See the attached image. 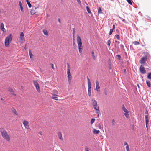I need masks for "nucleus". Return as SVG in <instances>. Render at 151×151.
<instances>
[{"mask_svg": "<svg viewBox=\"0 0 151 151\" xmlns=\"http://www.w3.org/2000/svg\"><path fill=\"white\" fill-rule=\"evenodd\" d=\"M77 42L78 45L79 52L80 54H81L82 53L83 50V46L81 40L78 35H77Z\"/></svg>", "mask_w": 151, "mask_h": 151, "instance_id": "f257e3e1", "label": "nucleus"}, {"mask_svg": "<svg viewBox=\"0 0 151 151\" xmlns=\"http://www.w3.org/2000/svg\"><path fill=\"white\" fill-rule=\"evenodd\" d=\"M12 39V36L11 34H10L6 38L4 45L6 47H8L10 46V43L11 42Z\"/></svg>", "mask_w": 151, "mask_h": 151, "instance_id": "f03ea898", "label": "nucleus"}, {"mask_svg": "<svg viewBox=\"0 0 151 151\" xmlns=\"http://www.w3.org/2000/svg\"><path fill=\"white\" fill-rule=\"evenodd\" d=\"M1 135L3 138L8 142H9L10 141V136L6 130H1Z\"/></svg>", "mask_w": 151, "mask_h": 151, "instance_id": "7ed1b4c3", "label": "nucleus"}, {"mask_svg": "<svg viewBox=\"0 0 151 151\" xmlns=\"http://www.w3.org/2000/svg\"><path fill=\"white\" fill-rule=\"evenodd\" d=\"M67 74L68 75L67 77L69 84H70V83L71 80L72 78L71 77V74L70 73V65L68 63H67Z\"/></svg>", "mask_w": 151, "mask_h": 151, "instance_id": "20e7f679", "label": "nucleus"}, {"mask_svg": "<svg viewBox=\"0 0 151 151\" xmlns=\"http://www.w3.org/2000/svg\"><path fill=\"white\" fill-rule=\"evenodd\" d=\"M87 79L88 86V94L89 96L90 97L91 94V83L90 82V80L88 76L87 77Z\"/></svg>", "mask_w": 151, "mask_h": 151, "instance_id": "39448f33", "label": "nucleus"}, {"mask_svg": "<svg viewBox=\"0 0 151 151\" xmlns=\"http://www.w3.org/2000/svg\"><path fill=\"white\" fill-rule=\"evenodd\" d=\"M33 82L36 90L38 92L40 93V90L38 83L36 80H34Z\"/></svg>", "mask_w": 151, "mask_h": 151, "instance_id": "423d86ee", "label": "nucleus"}, {"mask_svg": "<svg viewBox=\"0 0 151 151\" xmlns=\"http://www.w3.org/2000/svg\"><path fill=\"white\" fill-rule=\"evenodd\" d=\"M29 123V122L26 120H24L23 122V124L24 125L25 128L27 129H29L30 128Z\"/></svg>", "mask_w": 151, "mask_h": 151, "instance_id": "0eeeda50", "label": "nucleus"}, {"mask_svg": "<svg viewBox=\"0 0 151 151\" xmlns=\"http://www.w3.org/2000/svg\"><path fill=\"white\" fill-rule=\"evenodd\" d=\"M139 70L141 73L142 74H144L146 73V71L145 70V68L143 65H140Z\"/></svg>", "mask_w": 151, "mask_h": 151, "instance_id": "6e6552de", "label": "nucleus"}, {"mask_svg": "<svg viewBox=\"0 0 151 151\" xmlns=\"http://www.w3.org/2000/svg\"><path fill=\"white\" fill-rule=\"evenodd\" d=\"M147 60V57L146 56H145L144 57H142L140 61V63L141 64H145Z\"/></svg>", "mask_w": 151, "mask_h": 151, "instance_id": "1a4fd4ad", "label": "nucleus"}, {"mask_svg": "<svg viewBox=\"0 0 151 151\" xmlns=\"http://www.w3.org/2000/svg\"><path fill=\"white\" fill-rule=\"evenodd\" d=\"M8 90L12 95L15 96H16V94L14 93V90L12 88H8Z\"/></svg>", "mask_w": 151, "mask_h": 151, "instance_id": "9d476101", "label": "nucleus"}, {"mask_svg": "<svg viewBox=\"0 0 151 151\" xmlns=\"http://www.w3.org/2000/svg\"><path fill=\"white\" fill-rule=\"evenodd\" d=\"M57 134L59 139L62 141H63L64 139L62 137V135L61 132H58L57 133Z\"/></svg>", "mask_w": 151, "mask_h": 151, "instance_id": "9b49d317", "label": "nucleus"}, {"mask_svg": "<svg viewBox=\"0 0 151 151\" xmlns=\"http://www.w3.org/2000/svg\"><path fill=\"white\" fill-rule=\"evenodd\" d=\"M96 87L97 91H100V86H99V84L97 81H96Z\"/></svg>", "mask_w": 151, "mask_h": 151, "instance_id": "f8f14e48", "label": "nucleus"}, {"mask_svg": "<svg viewBox=\"0 0 151 151\" xmlns=\"http://www.w3.org/2000/svg\"><path fill=\"white\" fill-rule=\"evenodd\" d=\"M56 94H52V96L51 97V98L52 99L55 100H58V96Z\"/></svg>", "mask_w": 151, "mask_h": 151, "instance_id": "ddd939ff", "label": "nucleus"}, {"mask_svg": "<svg viewBox=\"0 0 151 151\" xmlns=\"http://www.w3.org/2000/svg\"><path fill=\"white\" fill-rule=\"evenodd\" d=\"M0 28L4 33L5 32V29L4 28V25L3 23H1V24Z\"/></svg>", "mask_w": 151, "mask_h": 151, "instance_id": "4468645a", "label": "nucleus"}, {"mask_svg": "<svg viewBox=\"0 0 151 151\" xmlns=\"http://www.w3.org/2000/svg\"><path fill=\"white\" fill-rule=\"evenodd\" d=\"M145 124L147 128V124L149 123V118L148 115H145Z\"/></svg>", "mask_w": 151, "mask_h": 151, "instance_id": "2eb2a0df", "label": "nucleus"}, {"mask_svg": "<svg viewBox=\"0 0 151 151\" xmlns=\"http://www.w3.org/2000/svg\"><path fill=\"white\" fill-rule=\"evenodd\" d=\"M93 107L96 110V113L97 114L100 113V111L99 109V107L97 106V105L95 106H93Z\"/></svg>", "mask_w": 151, "mask_h": 151, "instance_id": "dca6fc26", "label": "nucleus"}, {"mask_svg": "<svg viewBox=\"0 0 151 151\" xmlns=\"http://www.w3.org/2000/svg\"><path fill=\"white\" fill-rule=\"evenodd\" d=\"M92 104L93 106H95L97 105V102L96 101L93 99L91 100Z\"/></svg>", "mask_w": 151, "mask_h": 151, "instance_id": "f3484780", "label": "nucleus"}, {"mask_svg": "<svg viewBox=\"0 0 151 151\" xmlns=\"http://www.w3.org/2000/svg\"><path fill=\"white\" fill-rule=\"evenodd\" d=\"M24 33L23 32H21L20 33V40L22 41L24 40Z\"/></svg>", "mask_w": 151, "mask_h": 151, "instance_id": "a211bd4d", "label": "nucleus"}, {"mask_svg": "<svg viewBox=\"0 0 151 151\" xmlns=\"http://www.w3.org/2000/svg\"><path fill=\"white\" fill-rule=\"evenodd\" d=\"M93 132L94 134H97L99 133L100 131L99 130H97L95 129H93Z\"/></svg>", "mask_w": 151, "mask_h": 151, "instance_id": "6ab92c4d", "label": "nucleus"}, {"mask_svg": "<svg viewBox=\"0 0 151 151\" xmlns=\"http://www.w3.org/2000/svg\"><path fill=\"white\" fill-rule=\"evenodd\" d=\"M11 110L12 111V112L14 113L15 115H18V113L16 110L15 109V108H12V109H11Z\"/></svg>", "mask_w": 151, "mask_h": 151, "instance_id": "aec40b11", "label": "nucleus"}, {"mask_svg": "<svg viewBox=\"0 0 151 151\" xmlns=\"http://www.w3.org/2000/svg\"><path fill=\"white\" fill-rule=\"evenodd\" d=\"M122 110L125 113H127V112H129L125 108L124 105H123L122 106Z\"/></svg>", "mask_w": 151, "mask_h": 151, "instance_id": "412c9836", "label": "nucleus"}, {"mask_svg": "<svg viewBox=\"0 0 151 151\" xmlns=\"http://www.w3.org/2000/svg\"><path fill=\"white\" fill-rule=\"evenodd\" d=\"M98 14H102V10H101V8L99 7L98 9Z\"/></svg>", "mask_w": 151, "mask_h": 151, "instance_id": "4be33fe9", "label": "nucleus"}, {"mask_svg": "<svg viewBox=\"0 0 151 151\" xmlns=\"http://www.w3.org/2000/svg\"><path fill=\"white\" fill-rule=\"evenodd\" d=\"M43 32L44 34L46 36H48V32L46 30V29L43 30Z\"/></svg>", "mask_w": 151, "mask_h": 151, "instance_id": "5701e85b", "label": "nucleus"}, {"mask_svg": "<svg viewBox=\"0 0 151 151\" xmlns=\"http://www.w3.org/2000/svg\"><path fill=\"white\" fill-rule=\"evenodd\" d=\"M19 5L20 7L21 11L22 12L23 11V6H22V3L21 1L19 2Z\"/></svg>", "mask_w": 151, "mask_h": 151, "instance_id": "b1692460", "label": "nucleus"}, {"mask_svg": "<svg viewBox=\"0 0 151 151\" xmlns=\"http://www.w3.org/2000/svg\"><path fill=\"white\" fill-rule=\"evenodd\" d=\"M146 84L148 87H150L151 86L150 82L148 80L146 81Z\"/></svg>", "mask_w": 151, "mask_h": 151, "instance_id": "393cba45", "label": "nucleus"}, {"mask_svg": "<svg viewBox=\"0 0 151 151\" xmlns=\"http://www.w3.org/2000/svg\"><path fill=\"white\" fill-rule=\"evenodd\" d=\"M26 2L28 4L29 7H31L32 6L31 4L30 3L29 1L28 0H26Z\"/></svg>", "mask_w": 151, "mask_h": 151, "instance_id": "a878e982", "label": "nucleus"}, {"mask_svg": "<svg viewBox=\"0 0 151 151\" xmlns=\"http://www.w3.org/2000/svg\"><path fill=\"white\" fill-rule=\"evenodd\" d=\"M58 91L56 90H54L52 91V94H58Z\"/></svg>", "mask_w": 151, "mask_h": 151, "instance_id": "bb28decb", "label": "nucleus"}, {"mask_svg": "<svg viewBox=\"0 0 151 151\" xmlns=\"http://www.w3.org/2000/svg\"><path fill=\"white\" fill-rule=\"evenodd\" d=\"M30 13L32 15H33L36 13L35 11V10H32L30 11Z\"/></svg>", "mask_w": 151, "mask_h": 151, "instance_id": "cd10ccee", "label": "nucleus"}, {"mask_svg": "<svg viewBox=\"0 0 151 151\" xmlns=\"http://www.w3.org/2000/svg\"><path fill=\"white\" fill-rule=\"evenodd\" d=\"M29 54L30 57V58H33V54H32V53L30 50H29Z\"/></svg>", "mask_w": 151, "mask_h": 151, "instance_id": "c85d7f7f", "label": "nucleus"}, {"mask_svg": "<svg viewBox=\"0 0 151 151\" xmlns=\"http://www.w3.org/2000/svg\"><path fill=\"white\" fill-rule=\"evenodd\" d=\"M86 9H87V10L88 12L89 13H91V11H90L89 8L88 6H87L86 7Z\"/></svg>", "mask_w": 151, "mask_h": 151, "instance_id": "c756f323", "label": "nucleus"}, {"mask_svg": "<svg viewBox=\"0 0 151 151\" xmlns=\"http://www.w3.org/2000/svg\"><path fill=\"white\" fill-rule=\"evenodd\" d=\"M92 56L94 60L96 59V57L95 56L94 53L93 51L92 52Z\"/></svg>", "mask_w": 151, "mask_h": 151, "instance_id": "7c9ffc66", "label": "nucleus"}, {"mask_svg": "<svg viewBox=\"0 0 151 151\" xmlns=\"http://www.w3.org/2000/svg\"><path fill=\"white\" fill-rule=\"evenodd\" d=\"M128 113L129 112H127V113H125L124 114L125 116L127 118H128L129 117V115Z\"/></svg>", "mask_w": 151, "mask_h": 151, "instance_id": "2f4dec72", "label": "nucleus"}, {"mask_svg": "<svg viewBox=\"0 0 151 151\" xmlns=\"http://www.w3.org/2000/svg\"><path fill=\"white\" fill-rule=\"evenodd\" d=\"M147 77L148 79L151 80V73H148V75Z\"/></svg>", "mask_w": 151, "mask_h": 151, "instance_id": "473e14b6", "label": "nucleus"}, {"mask_svg": "<svg viewBox=\"0 0 151 151\" xmlns=\"http://www.w3.org/2000/svg\"><path fill=\"white\" fill-rule=\"evenodd\" d=\"M119 43L120 42L119 41H115V45H116V46H118Z\"/></svg>", "mask_w": 151, "mask_h": 151, "instance_id": "72a5a7b5", "label": "nucleus"}, {"mask_svg": "<svg viewBox=\"0 0 151 151\" xmlns=\"http://www.w3.org/2000/svg\"><path fill=\"white\" fill-rule=\"evenodd\" d=\"M95 119L93 118V119H92L91 120V124H92L95 121Z\"/></svg>", "mask_w": 151, "mask_h": 151, "instance_id": "f704fd0d", "label": "nucleus"}, {"mask_svg": "<svg viewBox=\"0 0 151 151\" xmlns=\"http://www.w3.org/2000/svg\"><path fill=\"white\" fill-rule=\"evenodd\" d=\"M134 44L135 45H137L139 44V43L137 41H135L133 42Z\"/></svg>", "mask_w": 151, "mask_h": 151, "instance_id": "c9c22d12", "label": "nucleus"}, {"mask_svg": "<svg viewBox=\"0 0 151 151\" xmlns=\"http://www.w3.org/2000/svg\"><path fill=\"white\" fill-rule=\"evenodd\" d=\"M126 0L129 4H130V5L132 4V2L131 0Z\"/></svg>", "mask_w": 151, "mask_h": 151, "instance_id": "e433bc0d", "label": "nucleus"}, {"mask_svg": "<svg viewBox=\"0 0 151 151\" xmlns=\"http://www.w3.org/2000/svg\"><path fill=\"white\" fill-rule=\"evenodd\" d=\"M113 29H110V32H109V35H111V34H112V32H113Z\"/></svg>", "mask_w": 151, "mask_h": 151, "instance_id": "4c0bfd02", "label": "nucleus"}, {"mask_svg": "<svg viewBox=\"0 0 151 151\" xmlns=\"http://www.w3.org/2000/svg\"><path fill=\"white\" fill-rule=\"evenodd\" d=\"M110 44H111V41H110V40H108V42H107V45H108V46H110Z\"/></svg>", "mask_w": 151, "mask_h": 151, "instance_id": "58836bf2", "label": "nucleus"}, {"mask_svg": "<svg viewBox=\"0 0 151 151\" xmlns=\"http://www.w3.org/2000/svg\"><path fill=\"white\" fill-rule=\"evenodd\" d=\"M127 151H130L129 146H126V147Z\"/></svg>", "mask_w": 151, "mask_h": 151, "instance_id": "ea45409f", "label": "nucleus"}, {"mask_svg": "<svg viewBox=\"0 0 151 151\" xmlns=\"http://www.w3.org/2000/svg\"><path fill=\"white\" fill-rule=\"evenodd\" d=\"M116 37L118 40H120V36L119 35H116Z\"/></svg>", "mask_w": 151, "mask_h": 151, "instance_id": "a19ab883", "label": "nucleus"}, {"mask_svg": "<svg viewBox=\"0 0 151 151\" xmlns=\"http://www.w3.org/2000/svg\"><path fill=\"white\" fill-rule=\"evenodd\" d=\"M98 125V126L99 129H101V127L100 124H99Z\"/></svg>", "mask_w": 151, "mask_h": 151, "instance_id": "79ce46f5", "label": "nucleus"}, {"mask_svg": "<svg viewBox=\"0 0 151 151\" xmlns=\"http://www.w3.org/2000/svg\"><path fill=\"white\" fill-rule=\"evenodd\" d=\"M51 67L53 69H54V65L52 63H51Z\"/></svg>", "mask_w": 151, "mask_h": 151, "instance_id": "37998d69", "label": "nucleus"}, {"mask_svg": "<svg viewBox=\"0 0 151 151\" xmlns=\"http://www.w3.org/2000/svg\"><path fill=\"white\" fill-rule=\"evenodd\" d=\"M104 93L105 95H107V91L106 90H104Z\"/></svg>", "mask_w": 151, "mask_h": 151, "instance_id": "c03bdc74", "label": "nucleus"}, {"mask_svg": "<svg viewBox=\"0 0 151 151\" xmlns=\"http://www.w3.org/2000/svg\"><path fill=\"white\" fill-rule=\"evenodd\" d=\"M75 34V30H73V39H74V36Z\"/></svg>", "mask_w": 151, "mask_h": 151, "instance_id": "a18cd8bd", "label": "nucleus"}, {"mask_svg": "<svg viewBox=\"0 0 151 151\" xmlns=\"http://www.w3.org/2000/svg\"><path fill=\"white\" fill-rule=\"evenodd\" d=\"M85 151H89V150H88V148L87 147H85Z\"/></svg>", "mask_w": 151, "mask_h": 151, "instance_id": "49530a36", "label": "nucleus"}, {"mask_svg": "<svg viewBox=\"0 0 151 151\" xmlns=\"http://www.w3.org/2000/svg\"><path fill=\"white\" fill-rule=\"evenodd\" d=\"M124 145H126V146H129L128 144L127 143V142H124Z\"/></svg>", "mask_w": 151, "mask_h": 151, "instance_id": "de8ad7c7", "label": "nucleus"}, {"mask_svg": "<svg viewBox=\"0 0 151 151\" xmlns=\"http://www.w3.org/2000/svg\"><path fill=\"white\" fill-rule=\"evenodd\" d=\"M112 122L113 124H114L115 123V120L114 119H113L112 121Z\"/></svg>", "mask_w": 151, "mask_h": 151, "instance_id": "09e8293b", "label": "nucleus"}, {"mask_svg": "<svg viewBox=\"0 0 151 151\" xmlns=\"http://www.w3.org/2000/svg\"><path fill=\"white\" fill-rule=\"evenodd\" d=\"M118 59L119 60H121V58L120 55H118Z\"/></svg>", "mask_w": 151, "mask_h": 151, "instance_id": "8fccbe9b", "label": "nucleus"}, {"mask_svg": "<svg viewBox=\"0 0 151 151\" xmlns=\"http://www.w3.org/2000/svg\"><path fill=\"white\" fill-rule=\"evenodd\" d=\"M39 134L40 135H42V132L40 131L39 132Z\"/></svg>", "mask_w": 151, "mask_h": 151, "instance_id": "3c124183", "label": "nucleus"}, {"mask_svg": "<svg viewBox=\"0 0 151 151\" xmlns=\"http://www.w3.org/2000/svg\"><path fill=\"white\" fill-rule=\"evenodd\" d=\"M119 18L120 19H121L122 21L123 22H124L125 21V20L123 19V18H121V17H119Z\"/></svg>", "mask_w": 151, "mask_h": 151, "instance_id": "603ef678", "label": "nucleus"}, {"mask_svg": "<svg viewBox=\"0 0 151 151\" xmlns=\"http://www.w3.org/2000/svg\"><path fill=\"white\" fill-rule=\"evenodd\" d=\"M115 25L114 24L113 25V29H115Z\"/></svg>", "mask_w": 151, "mask_h": 151, "instance_id": "864d4df0", "label": "nucleus"}, {"mask_svg": "<svg viewBox=\"0 0 151 151\" xmlns=\"http://www.w3.org/2000/svg\"><path fill=\"white\" fill-rule=\"evenodd\" d=\"M73 45H76V43H75V42H74V41H73Z\"/></svg>", "mask_w": 151, "mask_h": 151, "instance_id": "5fc2aeb1", "label": "nucleus"}, {"mask_svg": "<svg viewBox=\"0 0 151 151\" xmlns=\"http://www.w3.org/2000/svg\"><path fill=\"white\" fill-rule=\"evenodd\" d=\"M24 49L25 50H26L27 49V47H26V45H25V46L24 47Z\"/></svg>", "mask_w": 151, "mask_h": 151, "instance_id": "6e6d98bb", "label": "nucleus"}, {"mask_svg": "<svg viewBox=\"0 0 151 151\" xmlns=\"http://www.w3.org/2000/svg\"><path fill=\"white\" fill-rule=\"evenodd\" d=\"M77 1L78 2H80V0H77Z\"/></svg>", "mask_w": 151, "mask_h": 151, "instance_id": "4d7b16f0", "label": "nucleus"}, {"mask_svg": "<svg viewBox=\"0 0 151 151\" xmlns=\"http://www.w3.org/2000/svg\"><path fill=\"white\" fill-rule=\"evenodd\" d=\"M1 100H2V101H4V99H3V98H1Z\"/></svg>", "mask_w": 151, "mask_h": 151, "instance_id": "13d9d810", "label": "nucleus"}, {"mask_svg": "<svg viewBox=\"0 0 151 151\" xmlns=\"http://www.w3.org/2000/svg\"><path fill=\"white\" fill-rule=\"evenodd\" d=\"M58 20H59V22H60V19H59Z\"/></svg>", "mask_w": 151, "mask_h": 151, "instance_id": "bf43d9fd", "label": "nucleus"}, {"mask_svg": "<svg viewBox=\"0 0 151 151\" xmlns=\"http://www.w3.org/2000/svg\"><path fill=\"white\" fill-rule=\"evenodd\" d=\"M121 46H122V47H123V45H121Z\"/></svg>", "mask_w": 151, "mask_h": 151, "instance_id": "052dcab7", "label": "nucleus"}, {"mask_svg": "<svg viewBox=\"0 0 151 151\" xmlns=\"http://www.w3.org/2000/svg\"><path fill=\"white\" fill-rule=\"evenodd\" d=\"M60 151V150H59V151Z\"/></svg>", "mask_w": 151, "mask_h": 151, "instance_id": "680f3d73", "label": "nucleus"}]
</instances>
